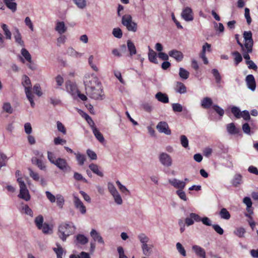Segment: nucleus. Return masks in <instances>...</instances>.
Returning a JSON list of instances; mask_svg holds the SVG:
<instances>
[{"label": "nucleus", "instance_id": "obj_1", "mask_svg": "<svg viewBox=\"0 0 258 258\" xmlns=\"http://www.w3.org/2000/svg\"><path fill=\"white\" fill-rule=\"evenodd\" d=\"M75 229V227L69 223H62L58 227V235L63 241H65L68 237L73 234Z\"/></svg>", "mask_w": 258, "mask_h": 258}, {"label": "nucleus", "instance_id": "obj_2", "mask_svg": "<svg viewBox=\"0 0 258 258\" xmlns=\"http://www.w3.org/2000/svg\"><path fill=\"white\" fill-rule=\"evenodd\" d=\"M22 84L25 88V92L26 97L29 101L32 107L35 106V103L33 100V95H32L31 90V83L30 78L26 75H24L23 77Z\"/></svg>", "mask_w": 258, "mask_h": 258}, {"label": "nucleus", "instance_id": "obj_3", "mask_svg": "<svg viewBox=\"0 0 258 258\" xmlns=\"http://www.w3.org/2000/svg\"><path fill=\"white\" fill-rule=\"evenodd\" d=\"M121 24L128 31L136 32L138 30L137 23L133 21V18L130 14H125L122 17Z\"/></svg>", "mask_w": 258, "mask_h": 258}, {"label": "nucleus", "instance_id": "obj_4", "mask_svg": "<svg viewBox=\"0 0 258 258\" xmlns=\"http://www.w3.org/2000/svg\"><path fill=\"white\" fill-rule=\"evenodd\" d=\"M85 89L86 94L89 97L95 100L102 99L101 89H96L94 87L90 86L89 84H85Z\"/></svg>", "mask_w": 258, "mask_h": 258}, {"label": "nucleus", "instance_id": "obj_5", "mask_svg": "<svg viewBox=\"0 0 258 258\" xmlns=\"http://www.w3.org/2000/svg\"><path fill=\"white\" fill-rule=\"evenodd\" d=\"M54 165L63 172H70L72 169L67 160L63 158H57Z\"/></svg>", "mask_w": 258, "mask_h": 258}, {"label": "nucleus", "instance_id": "obj_6", "mask_svg": "<svg viewBox=\"0 0 258 258\" xmlns=\"http://www.w3.org/2000/svg\"><path fill=\"white\" fill-rule=\"evenodd\" d=\"M159 159L164 166L170 167L172 165V160L171 156L166 153H162L159 155Z\"/></svg>", "mask_w": 258, "mask_h": 258}, {"label": "nucleus", "instance_id": "obj_7", "mask_svg": "<svg viewBox=\"0 0 258 258\" xmlns=\"http://www.w3.org/2000/svg\"><path fill=\"white\" fill-rule=\"evenodd\" d=\"M73 202L75 206L82 214H85L86 213V207L79 198L76 195H73Z\"/></svg>", "mask_w": 258, "mask_h": 258}, {"label": "nucleus", "instance_id": "obj_8", "mask_svg": "<svg viewBox=\"0 0 258 258\" xmlns=\"http://www.w3.org/2000/svg\"><path fill=\"white\" fill-rule=\"evenodd\" d=\"M243 38L244 40V47H252L253 40L251 32L250 31H244L243 33Z\"/></svg>", "mask_w": 258, "mask_h": 258}, {"label": "nucleus", "instance_id": "obj_9", "mask_svg": "<svg viewBox=\"0 0 258 258\" xmlns=\"http://www.w3.org/2000/svg\"><path fill=\"white\" fill-rule=\"evenodd\" d=\"M156 127L160 133H164L167 135H170L171 133V130L169 129L167 123L165 121L159 122Z\"/></svg>", "mask_w": 258, "mask_h": 258}, {"label": "nucleus", "instance_id": "obj_10", "mask_svg": "<svg viewBox=\"0 0 258 258\" xmlns=\"http://www.w3.org/2000/svg\"><path fill=\"white\" fill-rule=\"evenodd\" d=\"M182 18L186 21H191L194 19L191 9L189 7L184 8L181 13Z\"/></svg>", "mask_w": 258, "mask_h": 258}, {"label": "nucleus", "instance_id": "obj_11", "mask_svg": "<svg viewBox=\"0 0 258 258\" xmlns=\"http://www.w3.org/2000/svg\"><path fill=\"white\" fill-rule=\"evenodd\" d=\"M245 81L247 88L253 91L255 89L256 83L254 76L252 75H248L246 77Z\"/></svg>", "mask_w": 258, "mask_h": 258}, {"label": "nucleus", "instance_id": "obj_12", "mask_svg": "<svg viewBox=\"0 0 258 258\" xmlns=\"http://www.w3.org/2000/svg\"><path fill=\"white\" fill-rule=\"evenodd\" d=\"M20 193L18 197L26 201H28L30 199V196L26 185L20 187Z\"/></svg>", "mask_w": 258, "mask_h": 258}, {"label": "nucleus", "instance_id": "obj_13", "mask_svg": "<svg viewBox=\"0 0 258 258\" xmlns=\"http://www.w3.org/2000/svg\"><path fill=\"white\" fill-rule=\"evenodd\" d=\"M169 182L174 187L179 188V189H183L186 183L183 181H180L176 178L169 179Z\"/></svg>", "mask_w": 258, "mask_h": 258}, {"label": "nucleus", "instance_id": "obj_14", "mask_svg": "<svg viewBox=\"0 0 258 258\" xmlns=\"http://www.w3.org/2000/svg\"><path fill=\"white\" fill-rule=\"evenodd\" d=\"M169 56L174 58L177 62L181 61L183 58L182 53L176 49H173L168 52Z\"/></svg>", "mask_w": 258, "mask_h": 258}, {"label": "nucleus", "instance_id": "obj_15", "mask_svg": "<svg viewBox=\"0 0 258 258\" xmlns=\"http://www.w3.org/2000/svg\"><path fill=\"white\" fill-rule=\"evenodd\" d=\"M66 88L67 91L72 95H75L79 91L76 85L70 81L66 83Z\"/></svg>", "mask_w": 258, "mask_h": 258}, {"label": "nucleus", "instance_id": "obj_16", "mask_svg": "<svg viewBox=\"0 0 258 258\" xmlns=\"http://www.w3.org/2000/svg\"><path fill=\"white\" fill-rule=\"evenodd\" d=\"M90 236L94 241H97L101 244H104V242L100 234L94 229H92L90 232Z\"/></svg>", "mask_w": 258, "mask_h": 258}, {"label": "nucleus", "instance_id": "obj_17", "mask_svg": "<svg viewBox=\"0 0 258 258\" xmlns=\"http://www.w3.org/2000/svg\"><path fill=\"white\" fill-rule=\"evenodd\" d=\"M55 30L58 33L61 35L67 31V27L66 26L64 22L57 21L56 23Z\"/></svg>", "mask_w": 258, "mask_h": 258}, {"label": "nucleus", "instance_id": "obj_18", "mask_svg": "<svg viewBox=\"0 0 258 258\" xmlns=\"http://www.w3.org/2000/svg\"><path fill=\"white\" fill-rule=\"evenodd\" d=\"M192 249L196 254L199 257H201V258H206V251L203 248L200 246L195 245L192 246Z\"/></svg>", "mask_w": 258, "mask_h": 258}, {"label": "nucleus", "instance_id": "obj_19", "mask_svg": "<svg viewBox=\"0 0 258 258\" xmlns=\"http://www.w3.org/2000/svg\"><path fill=\"white\" fill-rule=\"evenodd\" d=\"M31 162L33 165H36L40 170H45L46 169V166L42 160L39 159L36 157H33L31 158Z\"/></svg>", "mask_w": 258, "mask_h": 258}, {"label": "nucleus", "instance_id": "obj_20", "mask_svg": "<svg viewBox=\"0 0 258 258\" xmlns=\"http://www.w3.org/2000/svg\"><path fill=\"white\" fill-rule=\"evenodd\" d=\"M75 242L76 244L85 245L88 243V238L83 234H78L76 236Z\"/></svg>", "mask_w": 258, "mask_h": 258}, {"label": "nucleus", "instance_id": "obj_21", "mask_svg": "<svg viewBox=\"0 0 258 258\" xmlns=\"http://www.w3.org/2000/svg\"><path fill=\"white\" fill-rule=\"evenodd\" d=\"M226 129L227 132L230 135H236L240 132L239 128L236 127L234 123L227 124L226 125Z\"/></svg>", "mask_w": 258, "mask_h": 258}, {"label": "nucleus", "instance_id": "obj_22", "mask_svg": "<svg viewBox=\"0 0 258 258\" xmlns=\"http://www.w3.org/2000/svg\"><path fill=\"white\" fill-rule=\"evenodd\" d=\"M15 0H3L4 4L6 7L12 11V12H15L17 10V3L15 2Z\"/></svg>", "mask_w": 258, "mask_h": 258}, {"label": "nucleus", "instance_id": "obj_23", "mask_svg": "<svg viewBox=\"0 0 258 258\" xmlns=\"http://www.w3.org/2000/svg\"><path fill=\"white\" fill-rule=\"evenodd\" d=\"M213 101L212 99L210 97H206L204 98L201 103V105L202 107L205 109L210 108L211 106H212Z\"/></svg>", "mask_w": 258, "mask_h": 258}, {"label": "nucleus", "instance_id": "obj_24", "mask_svg": "<svg viewBox=\"0 0 258 258\" xmlns=\"http://www.w3.org/2000/svg\"><path fill=\"white\" fill-rule=\"evenodd\" d=\"M148 48V58L149 61L155 64H157L158 62L157 59V53L153 49H152L150 46H149Z\"/></svg>", "mask_w": 258, "mask_h": 258}, {"label": "nucleus", "instance_id": "obj_25", "mask_svg": "<svg viewBox=\"0 0 258 258\" xmlns=\"http://www.w3.org/2000/svg\"><path fill=\"white\" fill-rule=\"evenodd\" d=\"M156 98L160 102L164 103L169 102V98L168 95L161 92H158L155 95Z\"/></svg>", "mask_w": 258, "mask_h": 258}, {"label": "nucleus", "instance_id": "obj_26", "mask_svg": "<svg viewBox=\"0 0 258 258\" xmlns=\"http://www.w3.org/2000/svg\"><path fill=\"white\" fill-rule=\"evenodd\" d=\"M90 169L95 174L98 176L102 177L103 176V172L100 170L99 166L94 163H91L89 165Z\"/></svg>", "mask_w": 258, "mask_h": 258}, {"label": "nucleus", "instance_id": "obj_27", "mask_svg": "<svg viewBox=\"0 0 258 258\" xmlns=\"http://www.w3.org/2000/svg\"><path fill=\"white\" fill-rule=\"evenodd\" d=\"M93 133L95 138L100 142L103 143L104 141V138L102 134L100 132L98 128L95 126L92 128Z\"/></svg>", "mask_w": 258, "mask_h": 258}, {"label": "nucleus", "instance_id": "obj_28", "mask_svg": "<svg viewBox=\"0 0 258 258\" xmlns=\"http://www.w3.org/2000/svg\"><path fill=\"white\" fill-rule=\"evenodd\" d=\"M14 38L15 39V41L19 45L21 46H24V42L23 40L22 39V36L20 31L18 28H16L15 33L14 34Z\"/></svg>", "mask_w": 258, "mask_h": 258}, {"label": "nucleus", "instance_id": "obj_29", "mask_svg": "<svg viewBox=\"0 0 258 258\" xmlns=\"http://www.w3.org/2000/svg\"><path fill=\"white\" fill-rule=\"evenodd\" d=\"M242 54L244 58L246 60L245 61H251L250 59V57L249 55V53H251L252 51V47H243L241 49Z\"/></svg>", "mask_w": 258, "mask_h": 258}, {"label": "nucleus", "instance_id": "obj_30", "mask_svg": "<svg viewBox=\"0 0 258 258\" xmlns=\"http://www.w3.org/2000/svg\"><path fill=\"white\" fill-rule=\"evenodd\" d=\"M127 47L131 56L136 54L137 50L136 46L131 40H128L127 41Z\"/></svg>", "mask_w": 258, "mask_h": 258}, {"label": "nucleus", "instance_id": "obj_31", "mask_svg": "<svg viewBox=\"0 0 258 258\" xmlns=\"http://www.w3.org/2000/svg\"><path fill=\"white\" fill-rule=\"evenodd\" d=\"M44 218L42 215H39L34 220V223L38 229H41L43 227Z\"/></svg>", "mask_w": 258, "mask_h": 258}, {"label": "nucleus", "instance_id": "obj_32", "mask_svg": "<svg viewBox=\"0 0 258 258\" xmlns=\"http://www.w3.org/2000/svg\"><path fill=\"white\" fill-rule=\"evenodd\" d=\"M243 202L246 205L247 211L249 213V214H252V210L251 209V208L252 207V203L250 198L248 197L244 198L243 200Z\"/></svg>", "mask_w": 258, "mask_h": 258}, {"label": "nucleus", "instance_id": "obj_33", "mask_svg": "<svg viewBox=\"0 0 258 258\" xmlns=\"http://www.w3.org/2000/svg\"><path fill=\"white\" fill-rule=\"evenodd\" d=\"M56 245L57 247L53 248V250L55 252L57 258H62L63 248L59 243H56Z\"/></svg>", "mask_w": 258, "mask_h": 258}, {"label": "nucleus", "instance_id": "obj_34", "mask_svg": "<svg viewBox=\"0 0 258 258\" xmlns=\"http://www.w3.org/2000/svg\"><path fill=\"white\" fill-rule=\"evenodd\" d=\"M241 182L242 176L240 174H235L231 181L232 185L235 187L238 186Z\"/></svg>", "mask_w": 258, "mask_h": 258}, {"label": "nucleus", "instance_id": "obj_35", "mask_svg": "<svg viewBox=\"0 0 258 258\" xmlns=\"http://www.w3.org/2000/svg\"><path fill=\"white\" fill-rule=\"evenodd\" d=\"M175 91L181 94H184L186 92V88L184 84L180 82H177Z\"/></svg>", "mask_w": 258, "mask_h": 258}, {"label": "nucleus", "instance_id": "obj_36", "mask_svg": "<svg viewBox=\"0 0 258 258\" xmlns=\"http://www.w3.org/2000/svg\"><path fill=\"white\" fill-rule=\"evenodd\" d=\"M76 156V159L78 163V164L80 166L84 165L85 161L86 160V157L85 155L82 154L80 153H74Z\"/></svg>", "mask_w": 258, "mask_h": 258}, {"label": "nucleus", "instance_id": "obj_37", "mask_svg": "<svg viewBox=\"0 0 258 258\" xmlns=\"http://www.w3.org/2000/svg\"><path fill=\"white\" fill-rule=\"evenodd\" d=\"M212 74H213L214 77L215 78L216 83L217 84H219L221 82L222 77L218 71V70L216 69H213L212 70Z\"/></svg>", "mask_w": 258, "mask_h": 258}, {"label": "nucleus", "instance_id": "obj_38", "mask_svg": "<svg viewBox=\"0 0 258 258\" xmlns=\"http://www.w3.org/2000/svg\"><path fill=\"white\" fill-rule=\"evenodd\" d=\"M231 111L236 118L239 119L241 117V111H240L239 107L232 106L231 107Z\"/></svg>", "mask_w": 258, "mask_h": 258}, {"label": "nucleus", "instance_id": "obj_39", "mask_svg": "<svg viewBox=\"0 0 258 258\" xmlns=\"http://www.w3.org/2000/svg\"><path fill=\"white\" fill-rule=\"evenodd\" d=\"M21 53L22 56L29 63L32 62L31 55L26 48H23L21 49Z\"/></svg>", "mask_w": 258, "mask_h": 258}, {"label": "nucleus", "instance_id": "obj_40", "mask_svg": "<svg viewBox=\"0 0 258 258\" xmlns=\"http://www.w3.org/2000/svg\"><path fill=\"white\" fill-rule=\"evenodd\" d=\"M219 216L221 218L228 220L230 218V214L226 208H222L220 212Z\"/></svg>", "mask_w": 258, "mask_h": 258}, {"label": "nucleus", "instance_id": "obj_41", "mask_svg": "<svg viewBox=\"0 0 258 258\" xmlns=\"http://www.w3.org/2000/svg\"><path fill=\"white\" fill-rule=\"evenodd\" d=\"M179 76L184 80L188 79L189 76V73L183 68H180L179 69Z\"/></svg>", "mask_w": 258, "mask_h": 258}, {"label": "nucleus", "instance_id": "obj_42", "mask_svg": "<svg viewBox=\"0 0 258 258\" xmlns=\"http://www.w3.org/2000/svg\"><path fill=\"white\" fill-rule=\"evenodd\" d=\"M141 247L143 250V253L144 255L148 256L151 252V245L147 243L142 244Z\"/></svg>", "mask_w": 258, "mask_h": 258}, {"label": "nucleus", "instance_id": "obj_43", "mask_svg": "<svg viewBox=\"0 0 258 258\" xmlns=\"http://www.w3.org/2000/svg\"><path fill=\"white\" fill-rule=\"evenodd\" d=\"M74 3L80 9H84L86 7V0H73Z\"/></svg>", "mask_w": 258, "mask_h": 258}, {"label": "nucleus", "instance_id": "obj_44", "mask_svg": "<svg viewBox=\"0 0 258 258\" xmlns=\"http://www.w3.org/2000/svg\"><path fill=\"white\" fill-rule=\"evenodd\" d=\"M1 28L4 31V34L6 36V38L7 39H11L12 36L11 32L8 29V26L5 24H3L1 25Z\"/></svg>", "mask_w": 258, "mask_h": 258}, {"label": "nucleus", "instance_id": "obj_45", "mask_svg": "<svg viewBox=\"0 0 258 258\" xmlns=\"http://www.w3.org/2000/svg\"><path fill=\"white\" fill-rule=\"evenodd\" d=\"M232 54L234 56V61L235 65H238L242 60V57L241 54L239 52L235 51L233 52Z\"/></svg>", "mask_w": 258, "mask_h": 258}, {"label": "nucleus", "instance_id": "obj_46", "mask_svg": "<svg viewBox=\"0 0 258 258\" xmlns=\"http://www.w3.org/2000/svg\"><path fill=\"white\" fill-rule=\"evenodd\" d=\"M56 204L60 209L62 208L64 203V199L63 196L60 194H58L56 196Z\"/></svg>", "mask_w": 258, "mask_h": 258}, {"label": "nucleus", "instance_id": "obj_47", "mask_svg": "<svg viewBox=\"0 0 258 258\" xmlns=\"http://www.w3.org/2000/svg\"><path fill=\"white\" fill-rule=\"evenodd\" d=\"M138 238L142 244L147 243L149 241V238L144 233H140L139 234Z\"/></svg>", "mask_w": 258, "mask_h": 258}, {"label": "nucleus", "instance_id": "obj_48", "mask_svg": "<svg viewBox=\"0 0 258 258\" xmlns=\"http://www.w3.org/2000/svg\"><path fill=\"white\" fill-rule=\"evenodd\" d=\"M245 232V230L244 228L239 227L235 229L234 231V233L238 237L242 238L244 237Z\"/></svg>", "mask_w": 258, "mask_h": 258}, {"label": "nucleus", "instance_id": "obj_49", "mask_svg": "<svg viewBox=\"0 0 258 258\" xmlns=\"http://www.w3.org/2000/svg\"><path fill=\"white\" fill-rule=\"evenodd\" d=\"M213 109L216 111V112L220 116L222 117L224 114V110L219 105L214 104L212 106Z\"/></svg>", "mask_w": 258, "mask_h": 258}, {"label": "nucleus", "instance_id": "obj_50", "mask_svg": "<svg viewBox=\"0 0 258 258\" xmlns=\"http://www.w3.org/2000/svg\"><path fill=\"white\" fill-rule=\"evenodd\" d=\"M112 34L117 38H121L122 36V32L120 28H115L112 30Z\"/></svg>", "mask_w": 258, "mask_h": 258}, {"label": "nucleus", "instance_id": "obj_51", "mask_svg": "<svg viewBox=\"0 0 258 258\" xmlns=\"http://www.w3.org/2000/svg\"><path fill=\"white\" fill-rule=\"evenodd\" d=\"M172 108L173 111L175 112H181L183 110L182 105L178 103H173L172 104Z\"/></svg>", "mask_w": 258, "mask_h": 258}, {"label": "nucleus", "instance_id": "obj_52", "mask_svg": "<svg viewBox=\"0 0 258 258\" xmlns=\"http://www.w3.org/2000/svg\"><path fill=\"white\" fill-rule=\"evenodd\" d=\"M176 246L178 252L183 256H185L186 255V251L182 244L179 242H177Z\"/></svg>", "mask_w": 258, "mask_h": 258}, {"label": "nucleus", "instance_id": "obj_53", "mask_svg": "<svg viewBox=\"0 0 258 258\" xmlns=\"http://www.w3.org/2000/svg\"><path fill=\"white\" fill-rule=\"evenodd\" d=\"M180 140L183 147L186 149L188 147V140L185 135H181L180 137Z\"/></svg>", "mask_w": 258, "mask_h": 258}, {"label": "nucleus", "instance_id": "obj_54", "mask_svg": "<svg viewBox=\"0 0 258 258\" xmlns=\"http://www.w3.org/2000/svg\"><path fill=\"white\" fill-rule=\"evenodd\" d=\"M74 178L77 181H82L85 183H87L88 180L85 178L81 174L75 172L74 174Z\"/></svg>", "mask_w": 258, "mask_h": 258}, {"label": "nucleus", "instance_id": "obj_55", "mask_svg": "<svg viewBox=\"0 0 258 258\" xmlns=\"http://www.w3.org/2000/svg\"><path fill=\"white\" fill-rule=\"evenodd\" d=\"M242 129L244 133L245 134L250 135L253 134V132H251L250 126L248 123H244L242 124Z\"/></svg>", "mask_w": 258, "mask_h": 258}, {"label": "nucleus", "instance_id": "obj_56", "mask_svg": "<svg viewBox=\"0 0 258 258\" xmlns=\"http://www.w3.org/2000/svg\"><path fill=\"white\" fill-rule=\"evenodd\" d=\"M29 172V175L35 181H39V174L33 171V170L31 168H29L28 169Z\"/></svg>", "mask_w": 258, "mask_h": 258}, {"label": "nucleus", "instance_id": "obj_57", "mask_svg": "<svg viewBox=\"0 0 258 258\" xmlns=\"http://www.w3.org/2000/svg\"><path fill=\"white\" fill-rule=\"evenodd\" d=\"M83 116L84 117V118L86 119V120L87 121L88 124L91 126V128H92V126H95V124L92 120V118L87 113L84 112Z\"/></svg>", "mask_w": 258, "mask_h": 258}, {"label": "nucleus", "instance_id": "obj_58", "mask_svg": "<svg viewBox=\"0 0 258 258\" xmlns=\"http://www.w3.org/2000/svg\"><path fill=\"white\" fill-rule=\"evenodd\" d=\"M47 158L49 162L53 164H54L55 161H56L55 154L50 151H47Z\"/></svg>", "mask_w": 258, "mask_h": 258}, {"label": "nucleus", "instance_id": "obj_59", "mask_svg": "<svg viewBox=\"0 0 258 258\" xmlns=\"http://www.w3.org/2000/svg\"><path fill=\"white\" fill-rule=\"evenodd\" d=\"M108 189L112 196L118 192L114 184L111 182L108 183Z\"/></svg>", "mask_w": 258, "mask_h": 258}, {"label": "nucleus", "instance_id": "obj_60", "mask_svg": "<svg viewBox=\"0 0 258 258\" xmlns=\"http://www.w3.org/2000/svg\"><path fill=\"white\" fill-rule=\"evenodd\" d=\"M3 110L8 113H12L13 109L10 103H5L3 106Z\"/></svg>", "mask_w": 258, "mask_h": 258}, {"label": "nucleus", "instance_id": "obj_61", "mask_svg": "<svg viewBox=\"0 0 258 258\" xmlns=\"http://www.w3.org/2000/svg\"><path fill=\"white\" fill-rule=\"evenodd\" d=\"M22 210L24 211L25 214L29 215L31 217L33 216V212L32 210L27 205L24 206L22 208Z\"/></svg>", "mask_w": 258, "mask_h": 258}, {"label": "nucleus", "instance_id": "obj_62", "mask_svg": "<svg viewBox=\"0 0 258 258\" xmlns=\"http://www.w3.org/2000/svg\"><path fill=\"white\" fill-rule=\"evenodd\" d=\"M112 197H113L114 202L117 205H121L122 204V198L118 192H117L116 194L113 195L112 196Z\"/></svg>", "mask_w": 258, "mask_h": 258}, {"label": "nucleus", "instance_id": "obj_63", "mask_svg": "<svg viewBox=\"0 0 258 258\" xmlns=\"http://www.w3.org/2000/svg\"><path fill=\"white\" fill-rule=\"evenodd\" d=\"M41 230L45 234L50 233V232L52 230L49 224L46 223L43 224L42 228Z\"/></svg>", "mask_w": 258, "mask_h": 258}, {"label": "nucleus", "instance_id": "obj_64", "mask_svg": "<svg viewBox=\"0 0 258 258\" xmlns=\"http://www.w3.org/2000/svg\"><path fill=\"white\" fill-rule=\"evenodd\" d=\"M87 154L88 155V156L91 159V160H96L97 158V155L95 153V152H94L93 151L90 150V149H88L87 150Z\"/></svg>", "mask_w": 258, "mask_h": 258}]
</instances>
